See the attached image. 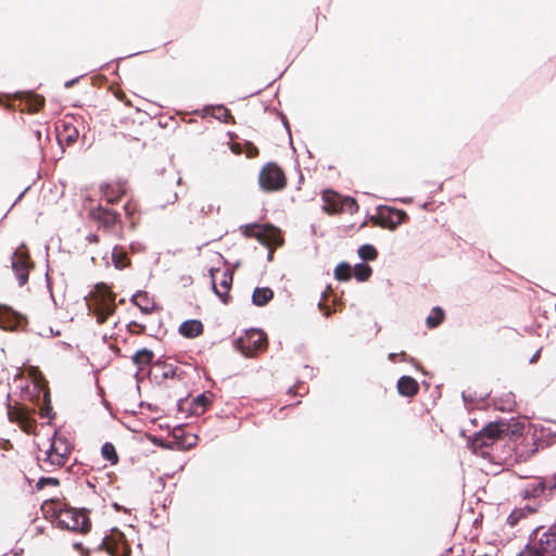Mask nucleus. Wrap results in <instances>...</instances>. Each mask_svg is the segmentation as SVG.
<instances>
[{"label":"nucleus","mask_w":556,"mask_h":556,"mask_svg":"<svg viewBox=\"0 0 556 556\" xmlns=\"http://www.w3.org/2000/svg\"><path fill=\"white\" fill-rule=\"evenodd\" d=\"M526 496L539 497L548 496V485L546 480H534L525 489Z\"/></svg>","instance_id":"nucleus-16"},{"label":"nucleus","mask_w":556,"mask_h":556,"mask_svg":"<svg viewBox=\"0 0 556 556\" xmlns=\"http://www.w3.org/2000/svg\"><path fill=\"white\" fill-rule=\"evenodd\" d=\"M87 240L89 242H98L99 239H98L97 235L90 233V235L87 236Z\"/></svg>","instance_id":"nucleus-42"},{"label":"nucleus","mask_w":556,"mask_h":556,"mask_svg":"<svg viewBox=\"0 0 556 556\" xmlns=\"http://www.w3.org/2000/svg\"><path fill=\"white\" fill-rule=\"evenodd\" d=\"M176 200H177V194H176V193H174V195H173V200L170 201V203H174Z\"/></svg>","instance_id":"nucleus-48"},{"label":"nucleus","mask_w":556,"mask_h":556,"mask_svg":"<svg viewBox=\"0 0 556 556\" xmlns=\"http://www.w3.org/2000/svg\"><path fill=\"white\" fill-rule=\"evenodd\" d=\"M545 480L547 481L548 485V494H552V491L556 490V473L553 477Z\"/></svg>","instance_id":"nucleus-36"},{"label":"nucleus","mask_w":556,"mask_h":556,"mask_svg":"<svg viewBox=\"0 0 556 556\" xmlns=\"http://www.w3.org/2000/svg\"><path fill=\"white\" fill-rule=\"evenodd\" d=\"M256 237L263 242L267 241L277 245L281 244V239L275 228L268 230L262 229V231L256 233Z\"/></svg>","instance_id":"nucleus-23"},{"label":"nucleus","mask_w":556,"mask_h":556,"mask_svg":"<svg viewBox=\"0 0 556 556\" xmlns=\"http://www.w3.org/2000/svg\"><path fill=\"white\" fill-rule=\"evenodd\" d=\"M318 307L324 313V315L326 317H329L333 313V309L330 308L329 306L325 305L323 302L318 303Z\"/></svg>","instance_id":"nucleus-35"},{"label":"nucleus","mask_w":556,"mask_h":556,"mask_svg":"<svg viewBox=\"0 0 556 556\" xmlns=\"http://www.w3.org/2000/svg\"><path fill=\"white\" fill-rule=\"evenodd\" d=\"M396 387H397L399 393L403 396H413L419 390L417 381L414 378H412L410 376H402L397 380Z\"/></svg>","instance_id":"nucleus-15"},{"label":"nucleus","mask_w":556,"mask_h":556,"mask_svg":"<svg viewBox=\"0 0 556 556\" xmlns=\"http://www.w3.org/2000/svg\"><path fill=\"white\" fill-rule=\"evenodd\" d=\"M153 368L154 370H160L163 379L175 378L178 376V367L173 364H166L165 362L157 361Z\"/></svg>","instance_id":"nucleus-20"},{"label":"nucleus","mask_w":556,"mask_h":556,"mask_svg":"<svg viewBox=\"0 0 556 556\" xmlns=\"http://www.w3.org/2000/svg\"><path fill=\"white\" fill-rule=\"evenodd\" d=\"M357 253L363 261H374L378 256L376 248L371 244L361 245Z\"/></svg>","instance_id":"nucleus-27"},{"label":"nucleus","mask_w":556,"mask_h":556,"mask_svg":"<svg viewBox=\"0 0 556 556\" xmlns=\"http://www.w3.org/2000/svg\"><path fill=\"white\" fill-rule=\"evenodd\" d=\"M12 269L15 273L20 286H24L28 280L29 261L28 255L17 249L12 255Z\"/></svg>","instance_id":"nucleus-9"},{"label":"nucleus","mask_w":556,"mask_h":556,"mask_svg":"<svg viewBox=\"0 0 556 556\" xmlns=\"http://www.w3.org/2000/svg\"><path fill=\"white\" fill-rule=\"evenodd\" d=\"M76 81H77V78L72 79V80H67V81L64 84V86H65L66 88H70V87H72Z\"/></svg>","instance_id":"nucleus-46"},{"label":"nucleus","mask_w":556,"mask_h":556,"mask_svg":"<svg viewBox=\"0 0 556 556\" xmlns=\"http://www.w3.org/2000/svg\"><path fill=\"white\" fill-rule=\"evenodd\" d=\"M206 111H211V115L224 123H227L231 117L230 112L224 105L210 106L205 109Z\"/></svg>","instance_id":"nucleus-26"},{"label":"nucleus","mask_w":556,"mask_h":556,"mask_svg":"<svg viewBox=\"0 0 556 556\" xmlns=\"http://www.w3.org/2000/svg\"><path fill=\"white\" fill-rule=\"evenodd\" d=\"M101 547L105 548L108 552H110L111 554H113L112 549H111V546L109 545V543L106 542V539H104L101 543Z\"/></svg>","instance_id":"nucleus-41"},{"label":"nucleus","mask_w":556,"mask_h":556,"mask_svg":"<svg viewBox=\"0 0 556 556\" xmlns=\"http://www.w3.org/2000/svg\"><path fill=\"white\" fill-rule=\"evenodd\" d=\"M7 414L11 422H16L24 431L30 432L33 420L26 407L8 404Z\"/></svg>","instance_id":"nucleus-10"},{"label":"nucleus","mask_w":556,"mask_h":556,"mask_svg":"<svg viewBox=\"0 0 556 556\" xmlns=\"http://www.w3.org/2000/svg\"><path fill=\"white\" fill-rule=\"evenodd\" d=\"M258 182L265 191H277L285 187L283 172L275 164H267L260 173Z\"/></svg>","instance_id":"nucleus-6"},{"label":"nucleus","mask_w":556,"mask_h":556,"mask_svg":"<svg viewBox=\"0 0 556 556\" xmlns=\"http://www.w3.org/2000/svg\"><path fill=\"white\" fill-rule=\"evenodd\" d=\"M131 302L137 305L144 314H150L155 306V304L150 301L147 292L143 291H138L136 294H134Z\"/></svg>","instance_id":"nucleus-17"},{"label":"nucleus","mask_w":556,"mask_h":556,"mask_svg":"<svg viewBox=\"0 0 556 556\" xmlns=\"http://www.w3.org/2000/svg\"><path fill=\"white\" fill-rule=\"evenodd\" d=\"M396 356H397V354H396V353H390V354H389V356H388V358H389L390 361H392V362H393V361L395 359V357H396ZM399 356H401V361H406V354H405V352H401V353L399 354Z\"/></svg>","instance_id":"nucleus-39"},{"label":"nucleus","mask_w":556,"mask_h":556,"mask_svg":"<svg viewBox=\"0 0 556 556\" xmlns=\"http://www.w3.org/2000/svg\"><path fill=\"white\" fill-rule=\"evenodd\" d=\"M517 556H556V521L543 532L535 529Z\"/></svg>","instance_id":"nucleus-1"},{"label":"nucleus","mask_w":556,"mask_h":556,"mask_svg":"<svg viewBox=\"0 0 556 556\" xmlns=\"http://www.w3.org/2000/svg\"><path fill=\"white\" fill-rule=\"evenodd\" d=\"M540 352H541V351H540V350H538V351L532 355V357L530 358V363H531V364H532V363H535V362L538 361V358H539V356H540Z\"/></svg>","instance_id":"nucleus-44"},{"label":"nucleus","mask_w":556,"mask_h":556,"mask_svg":"<svg viewBox=\"0 0 556 556\" xmlns=\"http://www.w3.org/2000/svg\"><path fill=\"white\" fill-rule=\"evenodd\" d=\"M248 229H249V226H247L245 230H244V235L249 236L248 233Z\"/></svg>","instance_id":"nucleus-49"},{"label":"nucleus","mask_w":556,"mask_h":556,"mask_svg":"<svg viewBox=\"0 0 556 556\" xmlns=\"http://www.w3.org/2000/svg\"><path fill=\"white\" fill-rule=\"evenodd\" d=\"M27 100L29 102L30 109L34 112L39 111L45 105V98L33 92L27 93Z\"/></svg>","instance_id":"nucleus-30"},{"label":"nucleus","mask_w":556,"mask_h":556,"mask_svg":"<svg viewBox=\"0 0 556 556\" xmlns=\"http://www.w3.org/2000/svg\"><path fill=\"white\" fill-rule=\"evenodd\" d=\"M444 319V312L441 307L435 306L432 308L430 315L426 319V324L429 328L438 327Z\"/></svg>","instance_id":"nucleus-24"},{"label":"nucleus","mask_w":556,"mask_h":556,"mask_svg":"<svg viewBox=\"0 0 556 556\" xmlns=\"http://www.w3.org/2000/svg\"><path fill=\"white\" fill-rule=\"evenodd\" d=\"M525 516V513L521 509H515L513 510L509 516L507 517V523L510 527L516 526L519 520Z\"/></svg>","instance_id":"nucleus-32"},{"label":"nucleus","mask_w":556,"mask_h":556,"mask_svg":"<svg viewBox=\"0 0 556 556\" xmlns=\"http://www.w3.org/2000/svg\"><path fill=\"white\" fill-rule=\"evenodd\" d=\"M210 403V399L204 393H202L192 400L190 413L197 416L202 415L206 410Z\"/></svg>","instance_id":"nucleus-19"},{"label":"nucleus","mask_w":556,"mask_h":556,"mask_svg":"<svg viewBox=\"0 0 556 556\" xmlns=\"http://www.w3.org/2000/svg\"><path fill=\"white\" fill-rule=\"evenodd\" d=\"M51 406L50 405H47L46 407H42L41 410H40V415L41 417H47V418H51Z\"/></svg>","instance_id":"nucleus-38"},{"label":"nucleus","mask_w":556,"mask_h":556,"mask_svg":"<svg viewBox=\"0 0 556 556\" xmlns=\"http://www.w3.org/2000/svg\"><path fill=\"white\" fill-rule=\"evenodd\" d=\"M125 192L126 188L124 184H117L116 186H106L105 189H103L104 195L111 203L117 201Z\"/></svg>","instance_id":"nucleus-22"},{"label":"nucleus","mask_w":556,"mask_h":556,"mask_svg":"<svg viewBox=\"0 0 556 556\" xmlns=\"http://www.w3.org/2000/svg\"><path fill=\"white\" fill-rule=\"evenodd\" d=\"M212 210H213V205L212 204H210L207 207H205V206L201 207V212L203 214H208Z\"/></svg>","instance_id":"nucleus-43"},{"label":"nucleus","mask_w":556,"mask_h":556,"mask_svg":"<svg viewBox=\"0 0 556 556\" xmlns=\"http://www.w3.org/2000/svg\"><path fill=\"white\" fill-rule=\"evenodd\" d=\"M101 454L103 458L109 460L112 465L118 462V456L115 446L110 442H106L102 445Z\"/></svg>","instance_id":"nucleus-28"},{"label":"nucleus","mask_w":556,"mask_h":556,"mask_svg":"<svg viewBox=\"0 0 556 556\" xmlns=\"http://www.w3.org/2000/svg\"><path fill=\"white\" fill-rule=\"evenodd\" d=\"M90 216L105 229H111L117 222L118 215L108 208L98 206L90 212Z\"/></svg>","instance_id":"nucleus-12"},{"label":"nucleus","mask_w":556,"mask_h":556,"mask_svg":"<svg viewBox=\"0 0 556 556\" xmlns=\"http://www.w3.org/2000/svg\"><path fill=\"white\" fill-rule=\"evenodd\" d=\"M323 200L325 202L323 208L330 214H337L343 210L354 212L357 210V203L353 198H341L332 190H325L323 192Z\"/></svg>","instance_id":"nucleus-7"},{"label":"nucleus","mask_w":556,"mask_h":556,"mask_svg":"<svg viewBox=\"0 0 556 556\" xmlns=\"http://www.w3.org/2000/svg\"><path fill=\"white\" fill-rule=\"evenodd\" d=\"M41 336H60V331H53V329L50 327L48 329H45L42 332H40Z\"/></svg>","instance_id":"nucleus-40"},{"label":"nucleus","mask_w":556,"mask_h":556,"mask_svg":"<svg viewBox=\"0 0 556 556\" xmlns=\"http://www.w3.org/2000/svg\"><path fill=\"white\" fill-rule=\"evenodd\" d=\"M212 276V286L215 294L222 300L223 303H228V291L232 283V274L229 270L222 271V278L219 280V287L222 290L218 289L215 278V273H219V269H211L210 270Z\"/></svg>","instance_id":"nucleus-11"},{"label":"nucleus","mask_w":556,"mask_h":556,"mask_svg":"<svg viewBox=\"0 0 556 556\" xmlns=\"http://www.w3.org/2000/svg\"><path fill=\"white\" fill-rule=\"evenodd\" d=\"M203 332V325L198 319H188L184 321L179 327V333L185 338H195Z\"/></svg>","instance_id":"nucleus-14"},{"label":"nucleus","mask_w":556,"mask_h":556,"mask_svg":"<svg viewBox=\"0 0 556 556\" xmlns=\"http://www.w3.org/2000/svg\"><path fill=\"white\" fill-rule=\"evenodd\" d=\"M117 255H118V250H117V248H114L113 252H112V257H113V261L115 262V266L124 267L125 265L122 263V260L117 258Z\"/></svg>","instance_id":"nucleus-37"},{"label":"nucleus","mask_w":556,"mask_h":556,"mask_svg":"<svg viewBox=\"0 0 556 556\" xmlns=\"http://www.w3.org/2000/svg\"><path fill=\"white\" fill-rule=\"evenodd\" d=\"M11 314H13V312L10 308L3 307L0 305V326L1 327H4L2 325L3 318L9 317Z\"/></svg>","instance_id":"nucleus-33"},{"label":"nucleus","mask_w":556,"mask_h":556,"mask_svg":"<svg viewBox=\"0 0 556 556\" xmlns=\"http://www.w3.org/2000/svg\"><path fill=\"white\" fill-rule=\"evenodd\" d=\"M124 210H125V212H126V214H127V215H131L132 210H131V207H130V204H126V205L124 206Z\"/></svg>","instance_id":"nucleus-47"},{"label":"nucleus","mask_w":556,"mask_h":556,"mask_svg":"<svg viewBox=\"0 0 556 556\" xmlns=\"http://www.w3.org/2000/svg\"><path fill=\"white\" fill-rule=\"evenodd\" d=\"M379 214L382 218H387L391 230H394L408 218L404 211L388 206H380Z\"/></svg>","instance_id":"nucleus-13"},{"label":"nucleus","mask_w":556,"mask_h":556,"mask_svg":"<svg viewBox=\"0 0 556 556\" xmlns=\"http://www.w3.org/2000/svg\"><path fill=\"white\" fill-rule=\"evenodd\" d=\"M68 455V447L62 439L53 437L49 450L46 452V458L43 459V468L49 471L48 466L53 468L62 467Z\"/></svg>","instance_id":"nucleus-8"},{"label":"nucleus","mask_w":556,"mask_h":556,"mask_svg":"<svg viewBox=\"0 0 556 556\" xmlns=\"http://www.w3.org/2000/svg\"><path fill=\"white\" fill-rule=\"evenodd\" d=\"M274 296L270 288H255L252 294V303L256 306L266 305Z\"/></svg>","instance_id":"nucleus-18"},{"label":"nucleus","mask_w":556,"mask_h":556,"mask_svg":"<svg viewBox=\"0 0 556 556\" xmlns=\"http://www.w3.org/2000/svg\"><path fill=\"white\" fill-rule=\"evenodd\" d=\"M47 485L56 486L59 485V480L53 477H41L36 483L38 490H42Z\"/></svg>","instance_id":"nucleus-31"},{"label":"nucleus","mask_w":556,"mask_h":556,"mask_svg":"<svg viewBox=\"0 0 556 556\" xmlns=\"http://www.w3.org/2000/svg\"><path fill=\"white\" fill-rule=\"evenodd\" d=\"M334 277L338 280H349L351 278V266L348 263H340L334 269Z\"/></svg>","instance_id":"nucleus-29"},{"label":"nucleus","mask_w":556,"mask_h":556,"mask_svg":"<svg viewBox=\"0 0 556 556\" xmlns=\"http://www.w3.org/2000/svg\"><path fill=\"white\" fill-rule=\"evenodd\" d=\"M77 137H78V131L75 128H73L70 131V134L67 135V137L65 138V141L67 144H72L73 142L76 141Z\"/></svg>","instance_id":"nucleus-34"},{"label":"nucleus","mask_w":556,"mask_h":556,"mask_svg":"<svg viewBox=\"0 0 556 556\" xmlns=\"http://www.w3.org/2000/svg\"><path fill=\"white\" fill-rule=\"evenodd\" d=\"M3 361H4V350L2 348H0V367L3 366Z\"/></svg>","instance_id":"nucleus-45"},{"label":"nucleus","mask_w":556,"mask_h":556,"mask_svg":"<svg viewBox=\"0 0 556 556\" xmlns=\"http://www.w3.org/2000/svg\"><path fill=\"white\" fill-rule=\"evenodd\" d=\"M267 346V337L265 332L260 329H250L244 336L237 340V348L247 357L264 351Z\"/></svg>","instance_id":"nucleus-5"},{"label":"nucleus","mask_w":556,"mask_h":556,"mask_svg":"<svg viewBox=\"0 0 556 556\" xmlns=\"http://www.w3.org/2000/svg\"><path fill=\"white\" fill-rule=\"evenodd\" d=\"M507 430L504 422H489L479 432L475 433L470 441V447L477 455L484 456V447L493 445Z\"/></svg>","instance_id":"nucleus-3"},{"label":"nucleus","mask_w":556,"mask_h":556,"mask_svg":"<svg viewBox=\"0 0 556 556\" xmlns=\"http://www.w3.org/2000/svg\"><path fill=\"white\" fill-rule=\"evenodd\" d=\"M99 324H103L115 312V294L104 285H97L94 294L88 304Z\"/></svg>","instance_id":"nucleus-2"},{"label":"nucleus","mask_w":556,"mask_h":556,"mask_svg":"<svg viewBox=\"0 0 556 556\" xmlns=\"http://www.w3.org/2000/svg\"><path fill=\"white\" fill-rule=\"evenodd\" d=\"M58 526L61 529L86 533L90 530L91 522L85 510L62 509L58 517Z\"/></svg>","instance_id":"nucleus-4"},{"label":"nucleus","mask_w":556,"mask_h":556,"mask_svg":"<svg viewBox=\"0 0 556 556\" xmlns=\"http://www.w3.org/2000/svg\"><path fill=\"white\" fill-rule=\"evenodd\" d=\"M372 274V269L365 263H358L354 267V277L358 281H366Z\"/></svg>","instance_id":"nucleus-25"},{"label":"nucleus","mask_w":556,"mask_h":556,"mask_svg":"<svg viewBox=\"0 0 556 556\" xmlns=\"http://www.w3.org/2000/svg\"><path fill=\"white\" fill-rule=\"evenodd\" d=\"M153 356L154 355L152 351L148 349H142L134 354L132 362L138 366L139 370H141L143 366L152 362Z\"/></svg>","instance_id":"nucleus-21"}]
</instances>
